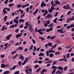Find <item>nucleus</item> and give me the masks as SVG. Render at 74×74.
Wrapping results in <instances>:
<instances>
[{"instance_id":"1","label":"nucleus","mask_w":74,"mask_h":74,"mask_svg":"<svg viewBox=\"0 0 74 74\" xmlns=\"http://www.w3.org/2000/svg\"><path fill=\"white\" fill-rule=\"evenodd\" d=\"M46 30L45 28H44L43 29H40L37 30V27H36L35 28V31H36V32H40V31H42V32H44V30Z\"/></svg>"},{"instance_id":"2","label":"nucleus","mask_w":74,"mask_h":74,"mask_svg":"<svg viewBox=\"0 0 74 74\" xmlns=\"http://www.w3.org/2000/svg\"><path fill=\"white\" fill-rule=\"evenodd\" d=\"M15 19L14 20V23H16V24H18L19 23L18 21V19H19V17L17 16L15 18Z\"/></svg>"},{"instance_id":"3","label":"nucleus","mask_w":74,"mask_h":74,"mask_svg":"<svg viewBox=\"0 0 74 74\" xmlns=\"http://www.w3.org/2000/svg\"><path fill=\"white\" fill-rule=\"evenodd\" d=\"M46 5H47V4L45 3L44 2H42L40 5V7H41V8H43L44 7H45Z\"/></svg>"},{"instance_id":"4","label":"nucleus","mask_w":74,"mask_h":74,"mask_svg":"<svg viewBox=\"0 0 74 74\" xmlns=\"http://www.w3.org/2000/svg\"><path fill=\"white\" fill-rule=\"evenodd\" d=\"M52 15L51 16V14H48L47 16L45 18L46 19H49V18H52Z\"/></svg>"},{"instance_id":"5","label":"nucleus","mask_w":74,"mask_h":74,"mask_svg":"<svg viewBox=\"0 0 74 74\" xmlns=\"http://www.w3.org/2000/svg\"><path fill=\"white\" fill-rule=\"evenodd\" d=\"M22 35V33H21L20 34H18L16 36V38H18L19 37H21V36Z\"/></svg>"},{"instance_id":"6","label":"nucleus","mask_w":74,"mask_h":74,"mask_svg":"<svg viewBox=\"0 0 74 74\" xmlns=\"http://www.w3.org/2000/svg\"><path fill=\"white\" fill-rule=\"evenodd\" d=\"M11 36H12V34H10L6 38V39H7V40H10V37H11Z\"/></svg>"},{"instance_id":"7","label":"nucleus","mask_w":74,"mask_h":74,"mask_svg":"<svg viewBox=\"0 0 74 74\" xmlns=\"http://www.w3.org/2000/svg\"><path fill=\"white\" fill-rule=\"evenodd\" d=\"M29 28H28V29L31 32H32V31H33V27H32L31 24H30V25H29Z\"/></svg>"},{"instance_id":"8","label":"nucleus","mask_w":74,"mask_h":74,"mask_svg":"<svg viewBox=\"0 0 74 74\" xmlns=\"http://www.w3.org/2000/svg\"><path fill=\"white\" fill-rule=\"evenodd\" d=\"M5 25H3L1 29V31H3L4 30H7V27L6 28H5Z\"/></svg>"},{"instance_id":"9","label":"nucleus","mask_w":74,"mask_h":74,"mask_svg":"<svg viewBox=\"0 0 74 74\" xmlns=\"http://www.w3.org/2000/svg\"><path fill=\"white\" fill-rule=\"evenodd\" d=\"M52 49H52V48H51V49L49 50L48 51L49 53H55V51L53 50H52Z\"/></svg>"},{"instance_id":"10","label":"nucleus","mask_w":74,"mask_h":74,"mask_svg":"<svg viewBox=\"0 0 74 74\" xmlns=\"http://www.w3.org/2000/svg\"><path fill=\"white\" fill-rule=\"evenodd\" d=\"M63 8L65 9V10H66L68 9L69 10H70V9H71V8L70 7H66V5H64L63 6Z\"/></svg>"},{"instance_id":"11","label":"nucleus","mask_w":74,"mask_h":74,"mask_svg":"<svg viewBox=\"0 0 74 74\" xmlns=\"http://www.w3.org/2000/svg\"><path fill=\"white\" fill-rule=\"evenodd\" d=\"M1 68L4 69V68H5V64H1Z\"/></svg>"},{"instance_id":"12","label":"nucleus","mask_w":74,"mask_h":74,"mask_svg":"<svg viewBox=\"0 0 74 74\" xmlns=\"http://www.w3.org/2000/svg\"><path fill=\"white\" fill-rule=\"evenodd\" d=\"M20 57H19V59H20L21 58V60H22L23 61V60H24V58H23V56L22 55H20Z\"/></svg>"},{"instance_id":"13","label":"nucleus","mask_w":74,"mask_h":74,"mask_svg":"<svg viewBox=\"0 0 74 74\" xmlns=\"http://www.w3.org/2000/svg\"><path fill=\"white\" fill-rule=\"evenodd\" d=\"M62 71L60 72V70H58V71L56 72V74H61Z\"/></svg>"},{"instance_id":"14","label":"nucleus","mask_w":74,"mask_h":74,"mask_svg":"<svg viewBox=\"0 0 74 74\" xmlns=\"http://www.w3.org/2000/svg\"><path fill=\"white\" fill-rule=\"evenodd\" d=\"M17 66L16 65L14 66L12 68L10 69V70H15V69L16 67Z\"/></svg>"},{"instance_id":"15","label":"nucleus","mask_w":74,"mask_h":74,"mask_svg":"<svg viewBox=\"0 0 74 74\" xmlns=\"http://www.w3.org/2000/svg\"><path fill=\"white\" fill-rule=\"evenodd\" d=\"M30 59V57H29L28 58H26L24 60L26 62H27Z\"/></svg>"},{"instance_id":"16","label":"nucleus","mask_w":74,"mask_h":74,"mask_svg":"<svg viewBox=\"0 0 74 74\" xmlns=\"http://www.w3.org/2000/svg\"><path fill=\"white\" fill-rule=\"evenodd\" d=\"M45 23H47V25H49V23H50V21L49 20H47L45 21Z\"/></svg>"},{"instance_id":"17","label":"nucleus","mask_w":74,"mask_h":74,"mask_svg":"<svg viewBox=\"0 0 74 74\" xmlns=\"http://www.w3.org/2000/svg\"><path fill=\"white\" fill-rule=\"evenodd\" d=\"M58 69L60 70L61 71H62L63 70V67L61 66H59L58 67Z\"/></svg>"},{"instance_id":"18","label":"nucleus","mask_w":74,"mask_h":74,"mask_svg":"<svg viewBox=\"0 0 74 74\" xmlns=\"http://www.w3.org/2000/svg\"><path fill=\"white\" fill-rule=\"evenodd\" d=\"M37 12H38V9H36L35 10V11L33 13L34 15H35H35H36V14L37 13Z\"/></svg>"},{"instance_id":"19","label":"nucleus","mask_w":74,"mask_h":74,"mask_svg":"<svg viewBox=\"0 0 74 74\" xmlns=\"http://www.w3.org/2000/svg\"><path fill=\"white\" fill-rule=\"evenodd\" d=\"M63 58L64 59V61L65 62H67V60L66 59V56L65 55H64L63 56Z\"/></svg>"},{"instance_id":"20","label":"nucleus","mask_w":74,"mask_h":74,"mask_svg":"<svg viewBox=\"0 0 74 74\" xmlns=\"http://www.w3.org/2000/svg\"><path fill=\"white\" fill-rule=\"evenodd\" d=\"M44 56V54H43L42 53H40V54L38 55L39 56Z\"/></svg>"},{"instance_id":"21","label":"nucleus","mask_w":74,"mask_h":74,"mask_svg":"<svg viewBox=\"0 0 74 74\" xmlns=\"http://www.w3.org/2000/svg\"><path fill=\"white\" fill-rule=\"evenodd\" d=\"M39 38L41 39L42 41H44V40H45V38H44L41 37L40 36L39 37Z\"/></svg>"},{"instance_id":"22","label":"nucleus","mask_w":74,"mask_h":74,"mask_svg":"<svg viewBox=\"0 0 74 74\" xmlns=\"http://www.w3.org/2000/svg\"><path fill=\"white\" fill-rule=\"evenodd\" d=\"M70 53L67 54V55H66V56L67 59H69V57H70Z\"/></svg>"},{"instance_id":"23","label":"nucleus","mask_w":74,"mask_h":74,"mask_svg":"<svg viewBox=\"0 0 74 74\" xmlns=\"http://www.w3.org/2000/svg\"><path fill=\"white\" fill-rule=\"evenodd\" d=\"M19 22H20V23L21 22L24 23V20H23L22 19H20L19 20Z\"/></svg>"},{"instance_id":"24","label":"nucleus","mask_w":74,"mask_h":74,"mask_svg":"<svg viewBox=\"0 0 74 74\" xmlns=\"http://www.w3.org/2000/svg\"><path fill=\"white\" fill-rule=\"evenodd\" d=\"M7 16H5L3 18V19H4L5 22L6 21V20H7Z\"/></svg>"},{"instance_id":"25","label":"nucleus","mask_w":74,"mask_h":74,"mask_svg":"<svg viewBox=\"0 0 74 74\" xmlns=\"http://www.w3.org/2000/svg\"><path fill=\"white\" fill-rule=\"evenodd\" d=\"M11 45V44H9L8 46L4 47V49H7V48H8V47H10V46Z\"/></svg>"},{"instance_id":"26","label":"nucleus","mask_w":74,"mask_h":74,"mask_svg":"<svg viewBox=\"0 0 74 74\" xmlns=\"http://www.w3.org/2000/svg\"><path fill=\"white\" fill-rule=\"evenodd\" d=\"M48 12H49L50 13H51V12H53V10L51 9H49L48 10Z\"/></svg>"},{"instance_id":"27","label":"nucleus","mask_w":74,"mask_h":74,"mask_svg":"<svg viewBox=\"0 0 74 74\" xmlns=\"http://www.w3.org/2000/svg\"><path fill=\"white\" fill-rule=\"evenodd\" d=\"M57 45L56 44L55 45H54V46L51 48V49H54V48H55L56 47Z\"/></svg>"},{"instance_id":"28","label":"nucleus","mask_w":74,"mask_h":74,"mask_svg":"<svg viewBox=\"0 0 74 74\" xmlns=\"http://www.w3.org/2000/svg\"><path fill=\"white\" fill-rule=\"evenodd\" d=\"M58 19V18H56L54 20H53V22H54L55 23H57L56 22V21Z\"/></svg>"},{"instance_id":"29","label":"nucleus","mask_w":74,"mask_h":74,"mask_svg":"<svg viewBox=\"0 0 74 74\" xmlns=\"http://www.w3.org/2000/svg\"><path fill=\"white\" fill-rule=\"evenodd\" d=\"M18 56V54H16L15 56H14V57L13 58V59H15L17 56Z\"/></svg>"},{"instance_id":"30","label":"nucleus","mask_w":74,"mask_h":74,"mask_svg":"<svg viewBox=\"0 0 74 74\" xmlns=\"http://www.w3.org/2000/svg\"><path fill=\"white\" fill-rule=\"evenodd\" d=\"M16 53V51H14L11 53V55H14V53Z\"/></svg>"},{"instance_id":"31","label":"nucleus","mask_w":74,"mask_h":74,"mask_svg":"<svg viewBox=\"0 0 74 74\" xmlns=\"http://www.w3.org/2000/svg\"><path fill=\"white\" fill-rule=\"evenodd\" d=\"M47 45L48 46H50V47H52V43H48L47 44Z\"/></svg>"},{"instance_id":"32","label":"nucleus","mask_w":74,"mask_h":74,"mask_svg":"<svg viewBox=\"0 0 74 74\" xmlns=\"http://www.w3.org/2000/svg\"><path fill=\"white\" fill-rule=\"evenodd\" d=\"M43 24L44 25V26L45 27H47L48 26V25H47V23H45V22L43 23Z\"/></svg>"},{"instance_id":"33","label":"nucleus","mask_w":74,"mask_h":74,"mask_svg":"<svg viewBox=\"0 0 74 74\" xmlns=\"http://www.w3.org/2000/svg\"><path fill=\"white\" fill-rule=\"evenodd\" d=\"M57 63V61H55V62H53V64H52V66H54L55 64H56Z\"/></svg>"},{"instance_id":"34","label":"nucleus","mask_w":74,"mask_h":74,"mask_svg":"<svg viewBox=\"0 0 74 74\" xmlns=\"http://www.w3.org/2000/svg\"><path fill=\"white\" fill-rule=\"evenodd\" d=\"M71 18H69V19H68L66 21V23H69V21H71Z\"/></svg>"},{"instance_id":"35","label":"nucleus","mask_w":74,"mask_h":74,"mask_svg":"<svg viewBox=\"0 0 74 74\" xmlns=\"http://www.w3.org/2000/svg\"><path fill=\"white\" fill-rule=\"evenodd\" d=\"M49 56L51 58L53 57V53H51L49 54Z\"/></svg>"},{"instance_id":"36","label":"nucleus","mask_w":74,"mask_h":74,"mask_svg":"<svg viewBox=\"0 0 74 74\" xmlns=\"http://www.w3.org/2000/svg\"><path fill=\"white\" fill-rule=\"evenodd\" d=\"M56 36H51L50 38V40H53L55 38Z\"/></svg>"},{"instance_id":"37","label":"nucleus","mask_w":74,"mask_h":74,"mask_svg":"<svg viewBox=\"0 0 74 74\" xmlns=\"http://www.w3.org/2000/svg\"><path fill=\"white\" fill-rule=\"evenodd\" d=\"M56 42L57 43H58L59 44H60V42L59 40L57 39L56 40Z\"/></svg>"},{"instance_id":"38","label":"nucleus","mask_w":74,"mask_h":74,"mask_svg":"<svg viewBox=\"0 0 74 74\" xmlns=\"http://www.w3.org/2000/svg\"><path fill=\"white\" fill-rule=\"evenodd\" d=\"M40 70H41V69L40 68H39L36 71V73H38V72H39V71Z\"/></svg>"},{"instance_id":"39","label":"nucleus","mask_w":74,"mask_h":74,"mask_svg":"<svg viewBox=\"0 0 74 74\" xmlns=\"http://www.w3.org/2000/svg\"><path fill=\"white\" fill-rule=\"evenodd\" d=\"M32 41L33 43L34 44H36V40H34L33 39V38H32Z\"/></svg>"},{"instance_id":"40","label":"nucleus","mask_w":74,"mask_h":74,"mask_svg":"<svg viewBox=\"0 0 74 74\" xmlns=\"http://www.w3.org/2000/svg\"><path fill=\"white\" fill-rule=\"evenodd\" d=\"M56 3L57 4H60V3L59 1H56Z\"/></svg>"},{"instance_id":"41","label":"nucleus","mask_w":74,"mask_h":74,"mask_svg":"<svg viewBox=\"0 0 74 74\" xmlns=\"http://www.w3.org/2000/svg\"><path fill=\"white\" fill-rule=\"evenodd\" d=\"M46 54L47 56H49V51H46Z\"/></svg>"},{"instance_id":"42","label":"nucleus","mask_w":74,"mask_h":74,"mask_svg":"<svg viewBox=\"0 0 74 74\" xmlns=\"http://www.w3.org/2000/svg\"><path fill=\"white\" fill-rule=\"evenodd\" d=\"M22 4L21 5H18L17 6V8H20V7H22Z\"/></svg>"},{"instance_id":"43","label":"nucleus","mask_w":74,"mask_h":74,"mask_svg":"<svg viewBox=\"0 0 74 74\" xmlns=\"http://www.w3.org/2000/svg\"><path fill=\"white\" fill-rule=\"evenodd\" d=\"M33 46L32 45L29 48V49H30V50H32V49H33Z\"/></svg>"},{"instance_id":"44","label":"nucleus","mask_w":74,"mask_h":74,"mask_svg":"<svg viewBox=\"0 0 74 74\" xmlns=\"http://www.w3.org/2000/svg\"><path fill=\"white\" fill-rule=\"evenodd\" d=\"M56 69H54L52 72V74H53V73H54L56 71Z\"/></svg>"},{"instance_id":"45","label":"nucleus","mask_w":74,"mask_h":74,"mask_svg":"<svg viewBox=\"0 0 74 74\" xmlns=\"http://www.w3.org/2000/svg\"><path fill=\"white\" fill-rule=\"evenodd\" d=\"M67 66H66L65 67H64V71H66V70H67Z\"/></svg>"},{"instance_id":"46","label":"nucleus","mask_w":74,"mask_h":74,"mask_svg":"<svg viewBox=\"0 0 74 74\" xmlns=\"http://www.w3.org/2000/svg\"><path fill=\"white\" fill-rule=\"evenodd\" d=\"M57 68H58L57 66H53L52 67V68L53 69H57Z\"/></svg>"},{"instance_id":"47","label":"nucleus","mask_w":74,"mask_h":74,"mask_svg":"<svg viewBox=\"0 0 74 74\" xmlns=\"http://www.w3.org/2000/svg\"><path fill=\"white\" fill-rule=\"evenodd\" d=\"M18 65L21 66V64H22V62L21 61H19L18 62Z\"/></svg>"},{"instance_id":"48","label":"nucleus","mask_w":74,"mask_h":74,"mask_svg":"<svg viewBox=\"0 0 74 74\" xmlns=\"http://www.w3.org/2000/svg\"><path fill=\"white\" fill-rule=\"evenodd\" d=\"M38 66V65H35L34 66V67L35 69H37V67H38V66Z\"/></svg>"},{"instance_id":"49","label":"nucleus","mask_w":74,"mask_h":74,"mask_svg":"<svg viewBox=\"0 0 74 74\" xmlns=\"http://www.w3.org/2000/svg\"><path fill=\"white\" fill-rule=\"evenodd\" d=\"M58 12H57L54 15L55 17H56V16H57V15H58Z\"/></svg>"},{"instance_id":"50","label":"nucleus","mask_w":74,"mask_h":74,"mask_svg":"<svg viewBox=\"0 0 74 74\" xmlns=\"http://www.w3.org/2000/svg\"><path fill=\"white\" fill-rule=\"evenodd\" d=\"M19 29H16L15 31V33H18V32H19Z\"/></svg>"},{"instance_id":"51","label":"nucleus","mask_w":74,"mask_h":74,"mask_svg":"<svg viewBox=\"0 0 74 74\" xmlns=\"http://www.w3.org/2000/svg\"><path fill=\"white\" fill-rule=\"evenodd\" d=\"M13 5H14V4H11L10 3V4H9L8 6L9 7H11V6H12Z\"/></svg>"},{"instance_id":"52","label":"nucleus","mask_w":74,"mask_h":74,"mask_svg":"<svg viewBox=\"0 0 74 74\" xmlns=\"http://www.w3.org/2000/svg\"><path fill=\"white\" fill-rule=\"evenodd\" d=\"M2 12H3V13H4V14H7V12L5 11V10H3Z\"/></svg>"},{"instance_id":"53","label":"nucleus","mask_w":74,"mask_h":74,"mask_svg":"<svg viewBox=\"0 0 74 74\" xmlns=\"http://www.w3.org/2000/svg\"><path fill=\"white\" fill-rule=\"evenodd\" d=\"M42 61H38V63L39 64H42Z\"/></svg>"},{"instance_id":"54","label":"nucleus","mask_w":74,"mask_h":74,"mask_svg":"<svg viewBox=\"0 0 74 74\" xmlns=\"http://www.w3.org/2000/svg\"><path fill=\"white\" fill-rule=\"evenodd\" d=\"M19 50L22 51L23 49V47H19Z\"/></svg>"},{"instance_id":"55","label":"nucleus","mask_w":74,"mask_h":74,"mask_svg":"<svg viewBox=\"0 0 74 74\" xmlns=\"http://www.w3.org/2000/svg\"><path fill=\"white\" fill-rule=\"evenodd\" d=\"M9 66H10V65L9 64H6L5 65V67L7 68L8 67H9Z\"/></svg>"},{"instance_id":"56","label":"nucleus","mask_w":74,"mask_h":74,"mask_svg":"<svg viewBox=\"0 0 74 74\" xmlns=\"http://www.w3.org/2000/svg\"><path fill=\"white\" fill-rule=\"evenodd\" d=\"M71 28V27H74V24H72L71 25H70Z\"/></svg>"},{"instance_id":"57","label":"nucleus","mask_w":74,"mask_h":74,"mask_svg":"<svg viewBox=\"0 0 74 74\" xmlns=\"http://www.w3.org/2000/svg\"><path fill=\"white\" fill-rule=\"evenodd\" d=\"M71 11H68V12L67 14V15H69V14H71Z\"/></svg>"},{"instance_id":"58","label":"nucleus","mask_w":74,"mask_h":74,"mask_svg":"<svg viewBox=\"0 0 74 74\" xmlns=\"http://www.w3.org/2000/svg\"><path fill=\"white\" fill-rule=\"evenodd\" d=\"M49 59L48 58H46L45 59V62H47V61H48V60H49Z\"/></svg>"},{"instance_id":"59","label":"nucleus","mask_w":74,"mask_h":74,"mask_svg":"<svg viewBox=\"0 0 74 74\" xmlns=\"http://www.w3.org/2000/svg\"><path fill=\"white\" fill-rule=\"evenodd\" d=\"M19 73V71H16L14 73V74H18Z\"/></svg>"},{"instance_id":"60","label":"nucleus","mask_w":74,"mask_h":74,"mask_svg":"<svg viewBox=\"0 0 74 74\" xmlns=\"http://www.w3.org/2000/svg\"><path fill=\"white\" fill-rule=\"evenodd\" d=\"M42 71L43 72H47V69H43L42 70Z\"/></svg>"},{"instance_id":"61","label":"nucleus","mask_w":74,"mask_h":74,"mask_svg":"<svg viewBox=\"0 0 74 74\" xmlns=\"http://www.w3.org/2000/svg\"><path fill=\"white\" fill-rule=\"evenodd\" d=\"M5 56V55H1V58H4V57Z\"/></svg>"},{"instance_id":"62","label":"nucleus","mask_w":74,"mask_h":74,"mask_svg":"<svg viewBox=\"0 0 74 74\" xmlns=\"http://www.w3.org/2000/svg\"><path fill=\"white\" fill-rule=\"evenodd\" d=\"M26 62L24 60V62L22 63V65H25V64H26Z\"/></svg>"},{"instance_id":"63","label":"nucleus","mask_w":74,"mask_h":74,"mask_svg":"<svg viewBox=\"0 0 74 74\" xmlns=\"http://www.w3.org/2000/svg\"><path fill=\"white\" fill-rule=\"evenodd\" d=\"M26 10L27 11V12H28L29 11V8L27 7V8Z\"/></svg>"},{"instance_id":"64","label":"nucleus","mask_w":74,"mask_h":74,"mask_svg":"<svg viewBox=\"0 0 74 74\" xmlns=\"http://www.w3.org/2000/svg\"><path fill=\"white\" fill-rule=\"evenodd\" d=\"M27 74H28V73H29V74L30 73V72H29V71H28V70H25Z\"/></svg>"}]
</instances>
